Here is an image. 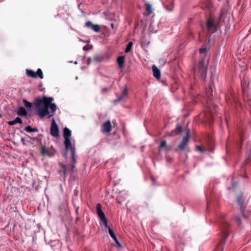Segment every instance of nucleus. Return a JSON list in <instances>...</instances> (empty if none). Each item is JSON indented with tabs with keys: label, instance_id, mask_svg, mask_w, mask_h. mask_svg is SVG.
<instances>
[{
	"label": "nucleus",
	"instance_id": "11",
	"mask_svg": "<svg viewBox=\"0 0 251 251\" xmlns=\"http://www.w3.org/2000/svg\"><path fill=\"white\" fill-rule=\"evenodd\" d=\"M207 111L210 112L212 117H214V115L216 114L217 109V106L213 104L212 106L210 105V103L209 102H207Z\"/></svg>",
	"mask_w": 251,
	"mask_h": 251
},
{
	"label": "nucleus",
	"instance_id": "23",
	"mask_svg": "<svg viewBox=\"0 0 251 251\" xmlns=\"http://www.w3.org/2000/svg\"><path fill=\"white\" fill-rule=\"evenodd\" d=\"M146 11L148 12L149 14H151L152 13V9L151 7V5L150 3H146Z\"/></svg>",
	"mask_w": 251,
	"mask_h": 251
},
{
	"label": "nucleus",
	"instance_id": "12",
	"mask_svg": "<svg viewBox=\"0 0 251 251\" xmlns=\"http://www.w3.org/2000/svg\"><path fill=\"white\" fill-rule=\"evenodd\" d=\"M206 27L209 31L212 30L214 31L216 30V25L214 21L211 19L208 20L206 24Z\"/></svg>",
	"mask_w": 251,
	"mask_h": 251
},
{
	"label": "nucleus",
	"instance_id": "20",
	"mask_svg": "<svg viewBox=\"0 0 251 251\" xmlns=\"http://www.w3.org/2000/svg\"><path fill=\"white\" fill-rule=\"evenodd\" d=\"M24 129L28 132H38L39 131L37 127L32 128L29 126H26Z\"/></svg>",
	"mask_w": 251,
	"mask_h": 251
},
{
	"label": "nucleus",
	"instance_id": "25",
	"mask_svg": "<svg viewBox=\"0 0 251 251\" xmlns=\"http://www.w3.org/2000/svg\"><path fill=\"white\" fill-rule=\"evenodd\" d=\"M23 102L24 104V106L26 107V108H31V106H32V104L31 102H28V101H27L26 100L24 99L23 100Z\"/></svg>",
	"mask_w": 251,
	"mask_h": 251
},
{
	"label": "nucleus",
	"instance_id": "21",
	"mask_svg": "<svg viewBox=\"0 0 251 251\" xmlns=\"http://www.w3.org/2000/svg\"><path fill=\"white\" fill-rule=\"evenodd\" d=\"M35 75H36V78L39 77L41 79H43L44 77L42 71L41 69H38L36 72H35Z\"/></svg>",
	"mask_w": 251,
	"mask_h": 251
},
{
	"label": "nucleus",
	"instance_id": "30",
	"mask_svg": "<svg viewBox=\"0 0 251 251\" xmlns=\"http://www.w3.org/2000/svg\"><path fill=\"white\" fill-rule=\"evenodd\" d=\"M235 220L238 223V225L240 226L241 223V220L240 218L238 216H236L235 218Z\"/></svg>",
	"mask_w": 251,
	"mask_h": 251
},
{
	"label": "nucleus",
	"instance_id": "10",
	"mask_svg": "<svg viewBox=\"0 0 251 251\" xmlns=\"http://www.w3.org/2000/svg\"><path fill=\"white\" fill-rule=\"evenodd\" d=\"M41 153L43 156H48L49 157H51L53 155V152H52L51 151L48 149L46 146L42 147Z\"/></svg>",
	"mask_w": 251,
	"mask_h": 251
},
{
	"label": "nucleus",
	"instance_id": "3",
	"mask_svg": "<svg viewBox=\"0 0 251 251\" xmlns=\"http://www.w3.org/2000/svg\"><path fill=\"white\" fill-rule=\"evenodd\" d=\"M208 60L205 57L202 58L199 64L196 66L194 70L195 77L204 80L207 76V66Z\"/></svg>",
	"mask_w": 251,
	"mask_h": 251
},
{
	"label": "nucleus",
	"instance_id": "7",
	"mask_svg": "<svg viewBox=\"0 0 251 251\" xmlns=\"http://www.w3.org/2000/svg\"><path fill=\"white\" fill-rule=\"evenodd\" d=\"M84 26L89 29H91L95 32H99L100 30L99 25H94L90 21H88L85 23Z\"/></svg>",
	"mask_w": 251,
	"mask_h": 251
},
{
	"label": "nucleus",
	"instance_id": "27",
	"mask_svg": "<svg viewBox=\"0 0 251 251\" xmlns=\"http://www.w3.org/2000/svg\"><path fill=\"white\" fill-rule=\"evenodd\" d=\"M106 229H108V232H109V234L110 235V236L111 237L114 235H115L114 231L113 230V229H112L111 228H110L109 227V226H108V227H105Z\"/></svg>",
	"mask_w": 251,
	"mask_h": 251
},
{
	"label": "nucleus",
	"instance_id": "40",
	"mask_svg": "<svg viewBox=\"0 0 251 251\" xmlns=\"http://www.w3.org/2000/svg\"><path fill=\"white\" fill-rule=\"evenodd\" d=\"M21 140H22V141L24 142V139H23V138H21Z\"/></svg>",
	"mask_w": 251,
	"mask_h": 251
},
{
	"label": "nucleus",
	"instance_id": "33",
	"mask_svg": "<svg viewBox=\"0 0 251 251\" xmlns=\"http://www.w3.org/2000/svg\"><path fill=\"white\" fill-rule=\"evenodd\" d=\"M111 238L114 240V241H116V240H118L116 235L111 236Z\"/></svg>",
	"mask_w": 251,
	"mask_h": 251
},
{
	"label": "nucleus",
	"instance_id": "35",
	"mask_svg": "<svg viewBox=\"0 0 251 251\" xmlns=\"http://www.w3.org/2000/svg\"><path fill=\"white\" fill-rule=\"evenodd\" d=\"M220 216L222 218H224V217L226 216V215L224 214H221L220 215Z\"/></svg>",
	"mask_w": 251,
	"mask_h": 251
},
{
	"label": "nucleus",
	"instance_id": "13",
	"mask_svg": "<svg viewBox=\"0 0 251 251\" xmlns=\"http://www.w3.org/2000/svg\"><path fill=\"white\" fill-rule=\"evenodd\" d=\"M153 76L157 79H159L161 77L160 71L159 69L155 65L152 66Z\"/></svg>",
	"mask_w": 251,
	"mask_h": 251
},
{
	"label": "nucleus",
	"instance_id": "32",
	"mask_svg": "<svg viewBox=\"0 0 251 251\" xmlns=\"http://www.w3.org/2000/svg\"><path fill=\"white\" fill-rule=\"evenodd\" d=\"M115 243L119 248H121L122 247L121 244L119 242L118 240L115 241Z\"/></svg>",
	"mask_w": 251,
	"mask_h": 251
},
{
	"label": "nucleus",
	"instance_id": "24",
	"mask_svg": "<svg viewBox=\"0 0 251 251\" xmlns=\"http://www.w3.org/2000/svg\"><path fill=\"white\" fill-rule=\"evenodd\" d=\"M181 131H182L181 127L180 126H178L176 129V131H173L172 132V135H174L175 134H178L180 133Z\"/></svg>",
	"mask_w": 251,
	"mask_h": 251
},
{
	"label": "nucleus",
	"instance_id": "26",
	"mask_svg": "<svg viewBox=\"0 0 251 251\" xmlns=\"http://www.w3.org/2000/svg\"><path fill=\"white\" fill-rule=\"evenodd\" d=\"M103 58L100 55H96L94 57L93 60L96 62H100L102 60Z\"/></svg>",
	"mask_w": 251,
	"mask_h": 251
},
{
	"label": "nucleus",
	"instance_id": "39",
	"mask_svg": "<svg viewBox=\"0 0 251 251\" xmlns=\"http://www.w3.org/2000/svg\"><path fill=\"white\" fill-rule=\"evenodd\" d=\"M111 27H112V28H113V27H114V24H111Z\"/></svg>",
	"mask_w": 251,
	"mask_h": 251
},
{
	"label": "nucleus",
	"instance_id": "42",
	"mask_svg": "<svg viewBox=\"0 0 251 251\" xmlns=\"http://www.w3.org/2000/svg\"><path fill=\"white\" fill-rule=\"evenodd\" d=\"M219 247L217 248L216 251H218Z\"/></svg>",
	"mask_w": 251,
	"mask_h": 251
},
{
	"label": "nucleus",
	"instance_id": "36",
	"mask_svg": "<svg viewBox=\"0 0 251 251\" xmlns=\"http://www.w3.org/2000/svg\"><path fill=\"white\" fill-rule=\"evenodd\" d=\"M220 251H223L224 250V248L223 247H220Z\"/></svg>",
	"mask_w": 251,
	"mask_h": 251
},
{
	"label": "nucleus",
	"instance_id": "17",
	"mask_svg": "<svg viewBox=\"0 0 251 251\" xmlns=\"http://www.w3.org/2000/svg\"><path fill=\"white\" fill-rule=\"evenodd\" d=\"M22 123L23 122H22V120H21V119L19 117H17L14 120L11 121H9L7 123V124L10 125V126H13V125H15L17 123H19L20 124H22Z\"/></svg>",
	"mask_w": 251,
	"mask_h": 251
},
{
	"label": "nucleus",
	"instance_id": "15",
	"mask_svg": "<svg viewBox=\"0 0 251 251\" xmlns=\"http://www.w3.org/2000/svg\"><path fill=\"white\" fill-rule=\"evenodd\" d=\"M127 91H128V90H127V87H125L124 88V89L123 90L122 94H121V95L116 100V101L119 102V101L123 100L126 97V96L127 95Z\"/></svg>",
	"mask_w": 251,
	"mask_h": 251
},
{
	"label": "nucleus",
	"instance_id": "28",
	"mask_svg": "<svg viewBox=\"0 0 251 251\" xmlns=\"http://www.w3.org/2000/svg\"><path fill=\"white\" fill-rule=\"evenodd\" d=\"M196 149L198 151H200L201 152H203L206 151V150L204 148H203L199 146H197L196 147Z\"/></svg>",
	"mask_w": 251,
	"mask_h": 251
},
{
	"label": "nucleus",
	"instance_id": "19",
	"mask_svg": "<svg viewBox=\"0 0 251 251\" xmlns=\"http://www.w3.org/2000/svg\"><path fill=\"white\" fill-rule=\"evenodd\" d=\"M26 74L28 76L31 77L32 78H36V75H35V72L31 70L26 69Z\"/></svg>",
	"mask_w": 251,
	"mask_h": 251
},
{
	"label": "nucleus",
	"instance_id": "4",
	"mask_svg": "<svg viewBox=\"0 0 251 251\" xmlns=\"http://www.w3.org/2000/svg\"><path fill=\"white\" fill-rule=\"evenodd\" d=\"M96 209H97V213L101 221V222L103 223L105 227H108V221L107 220L105 217V215L102 210L101 209V205L100 203H98L97 204L96 206Z\"/></svg>",
	"mask_w": 251,
	"mask_h": 251
},
{
	"label": "nucleus",
	"instance_id": "5",
	"mask_svg": "<svg viewBox=\"0 0 251 251\" xmlns=\"http://www.w3.org/2000/svg\"><path fill=\"white\" fill-rule=\"evenodd\" d=\"M50 134L54 137H59V129L54 118L52 119L50 127Z\"/></svg>",
	"mask_w": 251,
	"mask_h": 251
},
{
	"label": "nucleus",
	"instance_id": "8",
	"mask_svg": "<svg viewBox=\"0 0 251 251\" xmlns=\"http://www.w3.org/2000/svg\"><path fill=\"white\" fill-rule=\"evenodd\" d=\"M243 197V196L242 194L239 195L237 197V202L238 203L240 210L242 212L243 216H244V210L245 209V206L244 205V200Z\"/></svg>",
	"mask_w": 251,
	"mask_h": 251
},
{
	"label": "nucleus",
	"instance_id": "9",
	"mask_svg": "<svg viewBox=\"0 0 251 251\" xmlns=\"http://www.w3.org/2000/svg\"><path fill=\"white\" fill-rule=\"evenodd\" d=\"M228 226V224L226 222H224L222 223V227L223 229V239H222L221 242L222 243H224L226 242V238L228 236L227 231H226V229L227 227Z\"/></svg>",
	"mask_w": 251,
	"mask_h": 251
},
{
	"label": "nucleus",
	"instance_id": "18",
	"mask_svg": "<svg viewBox=\"0 0 251 251\" xmlns=\"http://www.w3.org/2000/svg\"><path fill=\"white\" fill-rule=\"evenodd\" d=\"M125 62V57L124 56H119L117 58V63L120 67H123Z\"/></svg>",
	"mask_w": 251,
	"mask_h": 251
},
{
	"label": "nucleus",
	"instance_id": "34",
	"mask_svg": "<svg viewBox=\"0 0 251 251\" xmlns=\"http://www.w3.org/2000/svg\"><path fill=\"white\" fill-rule=\"evenodd\" d=\"M83 50H88L89 49L88 48L87 46H85L83 48Z\"/></svg>",
	"mask_w": 251,
	"mask_h": 251
},
{
	"label": "nucleus",
	"instance_id": "22",
	"mask_svg": "<svg viewBox=\"0 0 251 251\" xmlns=\"http://www.w3.org/2000/svg\"><path fill=\"white\" fill-rule=\"evenodd\" d=\"M133 46V43L132 42H129V43L127 45L126 47L125 50V52L126 53H128L132 49Z\"/></svg>",
	"mask_w": 251,
	"mask_h": 251
},
{
	"label": "nucleus",
	"instance_id": "14",
	"mask_svg": "<svg viewBox=\"0 0 251 251\" xmlns=\"http://www.w3.org/2000/svg\"><path fill=\"white\" fill-rule=\"evenodd\" d=\"M111 130V124L110 121H107L103 124V130L105 132H109Z\"/></svg>",
	"mask_w": 251,
	"mask_h": 251
},
{
	"label": "nucleus",
	"instance_id": "2",
	"mask_svg": "<svg viewBox=\"0 0 251 251\" xmlns=\"http://www.w3.org/2000/svg\"><path fill=\"white\" fill-rule=\"evenodd\" d=\"M72 132L67 127L64 128V145L65 147L66 157H71L73 162L70 163L72 170L74 171L75 168V164L76 162V156L75 155V143H72L70 140Z\"/></svg>",
	"mask_w": 251,
	"mask_h": 251
},
{
	"label": "nucleus",
	"instance_id": "29",
	"mask_svg": "<svg viewBox=\"0 0 251 251\" xmlns=\"http://www.w3.org/2000/svg\"><path fill=\"white\" fill-rule=\"evenodd\" d=\"M166 147V142L165 141H162L159 146L160 149H162L163 148Z\"/></svg>",
	"mask_w": 251,
	"mask_h": 251
},
{
	"label": "nucleus",
	"instance_id": "37",
	"mask_svg": "<svg viewBox=\"0 0 251 251\" xmlns=\"http://www.w3.org/2000/svg\"><path fill=\"white\" fill-rule=\"evenodd\" d=\"M63 170H64V175L66 173V168L65 167V166L64 165V169H63Z\"/></svg>",
	"mask_w": 251,
	"mask_h": 251
},
{
	"label": "nucleus",
	"instance_id": "38",
	"mask_svg": "<svg viewBox=\"0 0 251 251\" xmlns=\"http://www.w3.org/2000/svg\"><path fill=\"white\" fill-rule=\"evenodd\" d=\"M102 90L104 91H107V89L106 88H104L102 89Z\"/></svg>",
	"mask_w": 251,
	"mask_h": 251
},
{
	"label": "nucleus",
	"instance_id": "16",
	"mask_svg": "<svg viewBox=\"0 0 251 251\" xmlns=\"http://www.w3.org/2000/svg\"><path fill=\"white\" fill-rule=\"evenodd\" d=\"M17 114L20 116H25L26 115V111L23 107H19L17 109Z\"/></svg>",
	"mask_w": 251,
	"mask_h": 251
},
{
	"label": "nucleus",
	"instance_id": "1",
	"mask_svg": "<svg viewBox=\"0 0 251 251\" xmlns=\"http://www.w3.org/2000/svg\"><path fill=\"white\" fill-rule=\"evenodd\" d=\"M53 98L44 96L42 98L35 99L34 105L37 109V114L41 118L48 116V118L52 117L56 110V106L52 103Z\"/></svg>",
	"mask_w": 251,
	"mask_h": 251
},
{
	"label": "nucleus",
	"instance_id": "41",
	"mask_svg": "<svg viewBox=\"0 0 251 251\" xmlns=\"http://www.w3.org/2000/svg\"><path fill=\"white\" fill-rule=\"evenodd\" d=\"M151 180L153 182H154V179L153 178H151Z\"/></svg>",
	"mask_w": 251,
	"mask_h": 251
},
{
	"label": "nucleus",
	"instance_id": "6",
	"mask_svg": "<svg viewBox=\"0 0 251 251\" xmlns=\"http://www.w3.org/2000/svg\"><path fill=\"white\" fill-rule=\"evenodd\" d=\"M190 132L188 130L187 132L186 135L183 137L182 141L178 146V148L181 151H184L186 146L188 145L189 142Z\"/></svg>",
	"mask_w": 251,
	"mask_h": 251
},
{
	"label": "nucleus",
	"instance_id": "31",
	"mask_svg": "<svg viewBox=\"0 0 251 251\" xmlns=\"http://www.w3.org/2000/svg\"><path fill=\"white\" fill-rule=\"evenodd\" d=\"M206 49L205 48H202L200 50L201 53H204L206 52Z\"/></svg>",
	"mask_w": 251,
	"mask_h": 251
}]
</instances>
